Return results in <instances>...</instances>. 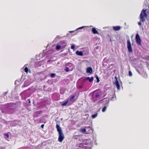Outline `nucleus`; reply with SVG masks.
Wrapping results in <instances>:
<instances>
[{
    "instance_id": "nucleus-1",
    "label": "nucleus",
    "mask_w": 149,
    "mask_h": 149,
    "mask_svg": "<svg viewBox=\"0 0 149 149\" xmlns=\"http://www.w3.org/2000/svg\"><path fill=\"white\" fill-rule=\"evenodd\" d=\"M17 105L14 103H10L7 104L5 108L2 110V112L8 114L13 113L15 111V109Z\"/></svg>"
},
{
    "instance_id": "nucleus-2",
    "label": "nucleus",
    "mask_w": 149,
    "mask_h": 149,
    "mask_svg": "<svg viewBox=\"0 0 149 149\" xmlns=\"http://www.w3.org/2000/svg\"><path fill=\"white\" fill-rule=\"evenodd\" d=\"M56 128L58 133V141L60 142H61L64 138V134L61 128L59 125L57 124L56 125Z\"/></svg>"
},
{
    "instance_id": "nucleus-3",
    "label": "nucleus",
    "mask_w": 149,
    "mask_h": 149,
    "mask_svg": "<svg viewBox=\"0 0 149 149\" xmlns=\"http://www.w3.org/2000/svg\"><path fill=\"white\" fill-rule=\"evenodd\" d=\"M31 94L32 93L30 92L29 89L21 93V95L22 96V98L25 100L26 98L29 97Z\"/></svg>"
},
{
    "instance_id": "nucleus-4",
    "label": "nucleus",
    "mask_w": 149,
    "mask_h": 149,
    "mask_svg": "<svg viewBox=\"0 0 149 149\" xmlns=\"http://www.w3.org/2000/svg\"><path fill=\"white\" fill-rule=\"evenodd\" d=\"M146 9H143L140 14V19L141 21L143 22L145 21V18H146L147 15L146 13Z\"/></svg>"
},
{
    "instance_id": "nucleus-5",
    "label": "nucleus",
    "mask_w": 149,
    "mask_h": 149,
    "mask_svg": "<svg viewBox=\"0 0 149 149\" xmlns=\"http://www.w3.org/2000/svg\"><path fill=\"white\" fill-rule=\"evenodd\" d=\"M99 90H97L93 92V94L92 95V97L94 99H96V100H99L100 97V92H99Z\"/></svg>"
},
{
    "instance_id": "nucleus-6",
    "label": "nucleus",
    "mask_w": 149,
    "mask_h": 149,
    "mask_svg": "<svg viewBox=\"0 0 149 149\" xmlns=\"http://www.w3.org/2000/svg\"><path fill=\"white\" fill-rule=\"evenodd\" d=\"M127 47L129 52L131 53L133 52L131 43L129 39H128L127 41Z\"/></svg>"
},
{
    "instance_id": "nucleus-7",
    "label": "nucleus",
    "mask_w": 149,
    "mask_h": 149,
    "mask_svg": "<svg viewBox=\"0 0 149 149\" xmlns=\"http://www.w3.org/2000/svg\"><path fill=\"white\" fill-rule=\"evenodd\" d=\"M84 27V26L80 27L77 28L75 30L69 31V33H71L72 35H76L79 32L81 31H79V30L83 29Z\"/></svg>"
},
{
    "instance_id": "nucleus-8",
    "label": "nucleus",
    "mask_w": 149,
    "mask_h": 149,
    "mask_svg": "<svg viewBox=\"0 0 149 149\" xmlns=\"http://www.w3.org/2000/svg\"><path fill=\"white\" fill-rule=\"evenodd\" d=\"M115 81L114 82V84L116 86L117 89L119 90L120 89V85L118 80V78L116 76H115L114 77Z\"/></svg>"
},
{
    "instance_id": "nucleus-9",
    "label": "nucleus",
    "mask_w": 149,
    "mask_h": 149,
    "mask_svg": "<svg viewBox=\"0 0 149 149\" xmlns=\"http://www.w3.org/2000/svg\"><path fill=\"white\" fill-rule=\"evenodd\" d=\"M82 141L85 145L88 146L90 144L91 141L90 139H87L83 140Z\"/></svg>"
},
{
    "instance_id": "nucleus-10",
    "label": "nucleus",
    "mask_w": 149,
    "mask_h": 149,
    "mask_svg": "<svg viewBox=\"0 0 149 149\" xmlns=\"http://www.w3.org/2000/svg\"><path fill=\"white\" fill-rule=\"evenodd\" d=\"M49 53L48 52H47L46 50H43L42 53H40L39 55V56L40 58H42L45 56V54H47Z\"/></svg>"
},
{
    "instance_id": "nucleus-11",
    "label": "nucleus",
    "mask_w": 149,
    "mask_h": 149,
    "mask_svg": "<svg viewBox=\"0 0 149 149\" xmlns=\"http://www.w3.org/2000/svg\"><path fill=\"white\" fill-rule=\"evenodd\" d=\"M91 127H86L85 128L81 129L80 130V131L83 133H85L86 130L88 129L89 130L88 131H90V130L91 129ZM90 133V132H87L86 133Z\"/></svg>"
},
{
    "instance_id": "nucleus-12",
    "label": "nucleus",
    "mask_w": 149,
    "mask_h": 149,
    "mask_svg": "<svg viewBox=\"0 0 149 149\" xmlns=\"http://www.w3.org/2000/svg\"><path fill=\"white\" fill-rule=\"evenodd\" d=\"M60 43V45H61L62 49L64 48L67 45V43L65 41H61L58 42Z\"/></svg>"
},
{
    "instance_id": "nucleus-13",
    "label": "nucleus",
    "mask_w": 149,
    "mask_h": 149,
    "mask_svg": "<svg viewBox=\"0 0 149 149\" xmlns=\"http://www.w3.org/2000/svg\"><path fill=\"white\" fill-rule=\"evenodd\" d=\"M109 102H107L104 105L103 107L102 108V112H104L107 109L109 106Z\"/></svg>"
},
{
    "instance_id": "nucleus-14",
    "label": "nucleus",
    "mask_w": 149,
    "mask_h": 149,
    "mask_svg": "<svg viewBox=\"0 0 149 149\" xmlns=\"http://www.w3.org/2000/svg\"><path fill=\"white\" fill-rule=\"evenodd\" d=\"M82 136L80 135H74L73 136V138L79 141H82L83 140L81 138Z\"/></svg>"
},
{
    "instance_id": "nucleus-15",
    "label": "nucleus",
    "mask_w": 149,
    "mask_h": 149,
    "mask_svg": "<svg viewBox=\"0 0 149 149\" xmlns=\"http://www.w3.org/2000/svg\"><path fill=\"white\" fill-rule=\"evenodd\" d=\"M135 40L136 43L139 45L141 46L142 41L141 38H135Z\"/></svg>"
},
{
    "instance_id": "nucleus-16",
    "label": "nucleus",
    "mask_w": 149,
    "mask_h": 149,
    "mask_svg": "<svg viewBox=\"0 0 149 149\" xmlns=\"http://www.w3.org/2000/svg\"><path fill=\"white\" fill-rule=\"evenodd\" d=\"M93 70L91 67H88L86 69V72L87 73L91 74L93 72Z\"/></svg>"
},
{
    "instance_id": "nucleus-17",
    "label": "nucleus",
    "mask_w": 149,
    "mask_h": 149,
    "mask_svg": "<svg viewBox=\"0 0 149 149\" xmlns=\"http://www.w3.org/2000/svg\"><path fill=\"white\" fill-rule=\"evenodd\" d=\"M84 144L83 143V142L82 143H80L79 144V147L81 148H85V149H91V148L88 147H84Z\"/></svg>"
},
{
    "instance_id": "nucleus-18",
    "label": "nucleus",
    "mask_w": 149,
    "mask_h": 149,
    "mask_svg": "<svg viewBox=\"0 0 149 149\" xmlns=\"http://www.w3.org/2000/svg\"><path fill=\"white\" fill-rule=\"evenodd\" d=\"M85 79L86 80H88L89 82H91L93 80L94 77H86L85 78Z\"/></svg>"
},
{
    "instance_id": "nucleus-19",
    "label": "nucleus",
    "mask_w": 149,
    "mask_h": 149,
    "mask_svg": "<svg viewBox=\"0 0 149 149\" xmlns=\"http://www.w3.org/2000/svg\"><path fill=\"white\" fill-rule=\"evenodd\" d=\"M113 29L115 31H118L120 29L121 27L120 26H113Z\"/></svg>"
},
{
    "instance_id": "nucleus-20",
    "label": "nucleus",
    "mask_w": 149,
    "mask_h": 149,
    "mask_svg": "<svg viewBox=\"0 0 149 149\" xmlns=\"http://www.w3.org/2000/svg\"><path fill=\"white\" fill-rule=\"evenodd\" d=\"M92 32L94 34H99L98 31L96 30L95 28H93L92 29Z\"/></svg>"
},
{
    "instance_id": "nucleus-21",
    "label": "nucleus",
    "mask_w": 149,
    "mask_h": 149,
    "mask_svg": "<svg viewBox=\"0 0 149 149\" xmlns=\"http://www.w3.org/2000/svg\"><path fill=\"white\" fill-rule=\"evenodd\" d=\"M31 82H30V81L29 80H27L24 83V87H26L27 86L29 85L30 84Z\"/></svg>"
},
{
    "instance_id": "nucleus-22",
    "label": "nucleus",
    "mask_w": 149,
    "mask_h": 149,
    "mask_svg": "<svg viewBox=\"0 0 149 149\" xmlns=\"http://www.w3.org/2000/svg\"><path fill=\"white\" fill-rule=\"evenodd\" d=\"M76 54L78 56H83V52L81 51L77 50L76 52Z\"/></svg>"
},
{
    "instance_id": "nucleus-23",
    "label": "nucleus",
    "mask_w": 149,
    "mask_h": 149,
    "mask_svg": "<svg viewBox=\"0 0 149 149\" xmlns=\"http://www.w3.org/2000/svg\"><path fill=\"white\" fill-rule=\"evenodd\" d=\"M61 48L62 49V47L60 45V43H58L56 46V49L57 50H59Z\"/></svg>"
},
{
    "instance_id": "nucleus-24",
    "label": "nucleus",
    "mask_w": 149,
    "mask_h": 149,
    "mask_svg": "<svg viewBox=\"0 0 149 149\" xmlns=\"http://www.w3.org/2000/svg\"><path fill=\"white\" fill-rule=\"evenodd\" d=\"M98 113L96 112L95 113L92 114L91 116V117L92 118H96L97 116Z\"/></svg>"
},
{
    "instance_id": "nucleus-25",
    "label": "nucleus",
    "mask_w": 149,
    "mask_h": 149,
    "mask_svg": "<svg viewBox=\"0 0 149 149\" xmlns=\"http://www.w3.org/2000/svg\"><path fill=\"white\" fill-rule=\"evenodd\" d=\"M95 77L96 79L97 80L96 82L97 83H99V82L100 81L99 78V77H98V75H95Z\"/></svg>"
},
{
    "instance_id": "nucleus-26",
    "label": "nucleus",
    "mask_w": 149,
    "mask_h": 149,
    "mask_svg": "<svg viewBox=\"0 0 149 149\" xmlns=\"http://www.w3.org/2000/svg\"><path fill=\"white\" fill-rule=\"evenodd\" d=\"M56 74L54 73H52L50 74L49 76L51 78H54Z\"/></svg>"
},
{
    "instance_id": "nucleus-27",
    "label": "nucleus",
    "mask_w": 149,
    "mask_h": 149,
    "mask_svg": "<svg viewBox=\"0 0 149 149\" xmlns=\"http://www.w3.org/2000/svg\"><path fill=\"white\" fill-rule=\"evenodd\" d=\"M68 102V100L66 101H65L61 105L62 106H66L67 105Z\"/></svg>"
},
{
    "instance_id": "nucleus-28",
    "label": "nucleus",
    "mask_w": 149,
    "mask_h": 149,
    "mask_svg": "<svg viewBox=\"0 0 149 149\" xmlns=\"http://www.w3.org/2000/svg\"><path fill=\"white\" fill-rule=\"evenodd\" d=\"M65 70L66 72H68L70 71V68L68 67H66L65 69Z\"/></svg>"
},
{
    "instance_id": "nucleus-29",
    "label": "nucleus",
    "mask_w": 149,
    "mask_h": 149,
    "mask_svg": "<svg viewBox=\"0 0 149 149\" xmlns=\"http://www.w3.org/2000/svg\"><path fill=\"white\" fill-rule=\"evenodd\" d=\"M24 70L25 72L27 73L28 71L29 70V69L27 67H26L25 68Z\"/></svg>"
},
{
    "instance_id": "nucleus-30",
    "label": "nucleus",
    "mask_w": 149,
    "mask_h": 149,
    "mask_svg": "<svg viewBox=\"0 0 149 149\" xmlns=\"http://www.w3.org/2000/svg\"><path fill=\"white\" fill-rule=\"evenodd\" d=\"M128 74H129V76L130 77H131L132 76V72H131V71H129Z\"/></svg>"
},
{
    "instance_id": "nucleus-31",
    "label": "nucleus",
    "mask_w": 149,
    "mask_h": 149,
    "mask_svg": "<svg viewBox=\"0 0 149 149\" xmlns=\"http://www.w3.org/2000/svg\"><path fill=\"white\" fill-rule=\"evenodd\" d=\"M75 48V46L74 45H71V47H70L71 49H74Z\"/></svg>"
},
{
    "instance_id": "nucleus-32",
    "label": "nucleus",
    "mask_w": 149,
    "mask_h": 149,
    "mask_svg": "<svg viewBox=\"0 0 149 149\" xmlns=\"http://www.w3.org/2000/svg\"><path fill=\"white\" fill-rule=\"evenodd\" d=\"M4 134L5 136H6L7 138H9V136L8 133H4Z\"/></svg>"
},
{
    "instance_id": "nucleus-33",
    "label": "nucleus",
    "mask_w": 149,
    "mask_h": 149,
    "mask_svg": "<svg viewBox=\"0 0 149 149\" xmlns=\"http://www.w3.org/2000/svg\"><path fill=\"white\" fill-rule=\"evenodd\" d=\"M75 97V96L74 95H73L70 98L69 100H71L73 99Z\"/></svg>"
},
{
    "instance_id": "nucleus-34",
    "label": "nucleus",
    "mask_w": 149,
    "mask_h": 149,
    "mask_svg": "<svg viewBox=\"0 0 149 149\" xmlns=\"http://www.w3.org/2000/svg\"><path fill=\"white\" fill-rule=\"evenodd\" d=\"M78 86L79 88L81 89L83 88V85H79Z\"/></svg>"
},
{
    "instance_id": "nucleus-35",
    "label": "nucleus",
    "mask_w": 149,
    "mask_h": 149,
    "mask_svg": "<svg viewBox=\"0 0 149 149\" xmlns=\"http://www.w3.org/2000/svg\"><path fill=\"white\" fill-rule=\"evenodd\" d=\"M72 64L71 63H68L67 64V65L68 66H71Z\"/></svg>"
},
{
    "instance_id": "nucleus-36",
    "label": "nucleus",
    "mask_w": 149,
    "mask_h": 149,
    "mask_svg": "<svg viewBox=\"0 0 149 149\" xmlns=\"http://www.w3.org/2000/svg\"><path fill=\"white\" fill-rule=\"evenodd\" d=\"M135 37H140L138 33H137L136 34Z\"/></svg>"
},
{
    "instance_id": "nucleus-37",
    "label": "nucleus",
    "mask_w": 149,
    "mask_h": 149,
    "mask_svg": "<svg viewBox=\"0 0 149 149\" xmlns=\"http://www.w3.org/2000/svg\"><path fill=\"white\" fill-rule=\"evenodd\" d=\"M27 101H28V103L29 104H30L31 103V101H30V99H28L27 100Z\"/></svg>"
},
{
    "instance_id": "nucleus-38",
    "label": "nucleus",
    "mask_w": 149,
    "mask_h": 149,
    "mask_svg": "<svg viewBox=\"0 0 149 149\" xmlns=\"http://www.w3.org/2000/svg\"><path fill=\"white\" fill-rule=\"evenodd\" d=\"M44 126V125L43 124H42L41 126V127L42 128H43Z\"/></svg>"
},
{
    "instance_id": "nucleus-39",
    "label": "nucleus",
    "mask_w": 149,
    "mask_h": 149,
    "mask_svg": "<svg viewBox=\"0 0 149 149\" xmlns=\"http://www.w3.org/2000/svg\"><path fill=\"white\" fill-rule=\"evenodd\" d=\"M136 70L137 71V72L139 74H140V71H139V70L138 69H136Z\"/></svg>"
},
{
    "instance_id": "nucleus-40",
    "label": "nucleus",
    "mask_w": 149,
    "mask_h": 149,
    "mask_svg": "<svg viewBox=\"0 0 149 149\" xmlns=\"http://www.w3.org/2000/svg\"><path fill=\"white\" fill-rule=\"evenodd\" d=\"M138 24L139 25H141V22H138Z\"/></svg>"
},
{
    "instance_id": "nucleus-41",
    "label": "nucleus",
    "mask_w": 149,
    "mask_h": 149,
    "mask_svg": "<svg viewBox=\"0 0 149 149\" xmlns=\"http://www.w3.org/2000/svg\"><path fill=\"white\" fill-rule=\"evenodd\" d=\"M52 61V60L51 59H49V60H48V61H47V62H49Z\"/></svg>"
},
{
    "instance_id": "nucleus-42",
    "label": "nucleus",
    "mask_w": 149,
    "mask_h": 149,
    "mask_svg": "<svg viewBox=\"0 0 149 149\" xmlns=\"http://www.w3.org/2000/svg\"><path fill=\"white\" fill-rule=\"evenodd\" d=\"M8 93V91L6 92H5L4 95H6Z\"/></svg>"
},
{
    "instance_id": "nucleus-43",
    "label": "nucleus",
    "mask_w": 149,
    "mask_h": 149,
    "mask_svg": "<svg viewBox=\"0 0 149 149\" xmlns=\"http://www.w3.org/2000/svg\"><path fill=\"white\" fill-rule=\"evenodd\" d=\"M109 40L111 42V38H109Z\"/></svg>"
},
{
    "instance_id": "nucleus-44",
    "label": "nucleus",
    "mask_w": 149,
    "mask_h": 149,
    "mask_svg": "<svg viewBox=\"0 0 149 149\" xmlns=\"http://www.w3.org/2000/svg\"><path fill=\"white\" fill-rule=\"evenodd\" d=\"M16 81H15V84H16Z\"/></svg>"
},
{
    "instance_id": "nucleus-45",
    "label": "nucleus",
    "mask_w": 149,
    "mask_h": 149,
    "mask_svg": "<svg viewBox=\"0 0 149 149\" xmlns=\"http://www.w3.org/2000/svg\"><path fill=\"white\" fill-rule=\"evenodd\" d=\"M133 45V43H132V45Z\"/></svg>"
}]
</instances>
